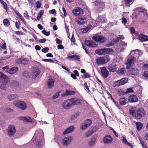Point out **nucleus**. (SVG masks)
Here are the masks:
<instances>
[{"label": "nucleus", "instance_id": "nucleus-46", "mask_svg": "<svg viewBox=\"0 0 148 148\" xmlns=\"http://www.w3.org/2000/svg\"><path fill=\"white\" fill-rule=\"evenodd\" d=\"M3 23L5 25L8 26L9 25V22L7 19H4L3 21Z\"/></svg>", "mask_w": 148, "mask_h": 148}, {"label": "nucleus", "instance_id": "nucleus-54", "mask_svg": "<svg viewBox=\"0 0 148 148\" xmlns=\"http://www.w3.org/2000/svg\"><path fill=\"white\" fill-rule=\"evenodd\" d=\"M0 88L3 90L6 89V87L5 86V84L3 83L0 85Z\"/></svg>", "mask_w": 148, "mask_h": 148}, {"label": "nucleus", "instance_id": "nucleus-8", "mask_svg": "<svg viewBox=\"0 0 148 148\" xmlns=\"http://www.w3.org/2000/svg\"><path fill=\"white\" fill-rule=\"evenodd\" d=\"M0 81L7 84L9 81V78L2 73L0 72Z\"/></svg>", "mask_w": 148, "mask_h": 148}, {"label": "nucleus", "instance_id": "nucleus-38", "mask_svg": "<svg viewBox=\"0 0 148 148\" xmlns=\"http://www.w3.org/2000/svg\"><path fill=\"white\" fill-rule=\"evenodd\" d=\"M91 25H89L87 27L82 29V31L83 33H85L87 32L91 28Z\"/></svg>", "mask_w": 148, "mask_h": 148}, {"label": "nucleus", "instance_id": "nucleus-17", "mask_svg": "<svg viewBox=\"0 0 148 148\" xmlns=\"http://www.w3.org/2000/svg\"><path fill=\"white\" fill-rule=\"evenodd\" d=\"M36 134H35L33 139H35V142H36V146L38 147H40V142L41 141H40L39 140L40 139L41 140H42L41 138H42V137H40L39 135L36 137Z\"/></svg>", "mask_w": 148, "mask_h": 148}, {"label": "nucleus", "instance_id": "nucleus-48", "mask_svg": "<svg viewBox=\"0 0 148 148\" xmlns=\"http://www.w3.org/2000/svg\"><path fill=\"white\" fill-rule=\"evenodd\" d=\"M103 58L104 60L105 59V61L106 62V63L110 61V59L109 56H105L103 57Z\"/></svg>", "mask_w": 148, "mask_h": 148}, {"label": "nucleus", "instance_id": "nucleus-12", "mask_svg": "<svg viewBox=\"0 0 148 148\" xmlns=\"http://www.w3.org/2000/svg\"><path fill=\"white\" fill-rule=\"evenodd\" d=\"M72 140V137H65L63 139L62 143L64 145L67 146L71 142Z\"/></svg>", "mask_w": 148, "mask_h": 148}, {"label": "nucleus", "instance_id": "nucleus-16", "mask_svg": "<svg viewBox=\"0 0 148 148\" xmlns=\"http://www.w3.org/2000/svg\"><path fill=\"white\" fill-rule=\"evenodd\" d=\"M138 39L141 41H148V36L147 35L141 34L138 36Z\"/></svg>", "mask_w": 148, "mask_h": 148}, {"label": "nucleus", "instance_id": "nucleus-36", "mask_svg": "<svg viewBox=\"0 0 148 148\" xmlns=\"http://www.w3.org/2000/svg\"><path fill=\"white\" fill-rule=\"evenodd\" d=\"M11 83L12 86L14 87H17L19 86V83L16 80H12Z\"/></svg>", "mask_w": 148, "mask_h": 148}, {"label": "nucleus", "instance_id": "nucleus-49", "mask_svg": "<svg viewBox=\"0 0 148 148\" xmlns=\"http://www.w3.org/2000/svg\"><path fill=\"white\" fill-rule=\"evenodd\" d=\"M134 92V90L132 88H129L127 89V90L125 92L126 93H129Z\"/></svg>", "mask_w": 148, "mask_h": 148}, {"label": "nucleus", "instance_id": "nucleus-40", "mask_svg": "<svg viewBox=\"0 0 148 148\" xmlns=\"http://www.w3.org/2000/svg\"><path fill=\"white\" fill-rule=\"evenodd\" d=\"M136 126L137 130H140L143 127V124L140 122L137 123H136Z\"/></svg>", "mask_w": 148, "mask_h": 148}, {"label": "nucleus", "instance_id": "nucleus-1", "mask_svg": "<svg viewBox=\"0 0 148 148\" xmlns=\"http://www.w3.org/2000/svg\"><path fill=\"white\" fill-rule=\"evenodd\" d=\"M14 104L16 107L23 110H24L27 108V105L24 101H18L14 102Z\"/></svg>", "mask_w": 148, "mask_h": 148}, {"label": "nucleus", "instance_id": "nucleus-32", "mask_svg": "<svg viewBox=\"0 0 148 148\" xmlns=\"http://www.w3.org/2000/svg\"><path fill=\"white\" fill-rule=\"evenodd\" d=\"M96 139L95 137H92L90 140L88 144L90 146L92 147L95 144Z\"/></svg>", "mask_w": 148, "mask_h": 148}, {"label": "nucleus", "instance_id": "nucleus-25", "mask_svg": "<svg viewBox=\"0 0 148 148\" xmlns=\"http://www.w3.org/2000/svg\"><path fill=\"white\" fill-rule=\"evenodd\" d=\"M18 95L16 94H12L9 95L8 96V98L9 100L11 101L14 100L18 98Z\"/></svg>", "mask_w": 148, "mask_h": 148}, {"label": "nucleus", "instance_id": "nucleus-39", "mask_svg": "<svg viewBox=\"0 0 148 148\" xmlns=\"http://www.w3.org/2000/svg\"><path fill=\"white\" fill-rule=\"evenodd\" d=\"M136 51H138L137 50L132 51L130 53V55H129V57H130L132 56H134V57L135 58V55H136L137 54V53H136Z\"/></svg>", "mask_w": 148, "mask_h": 148}, {"label": "nucleus", "instance_id": "nucleus-5", "mask_svg": "<svg viewBox=\"0 0 148 148\" xmlns=\"http://www.w3.org/2000/svg\"><path fill=\"white\" fill-rule=\"evenodd\" d=\"M92 38L94 41L101 43H103L105 42L106 40V38L105 37L103 36L99 35L94 36Z\"/></svg>", "mask_w": 148, "mask_h": 148}, {"label": "nucleus", "instance_id": "nucleus-6", "mask_svg": "<svg viewBox=\"0 0 148 148\" xmlns=\"http://www.w3.org/2000/svg\"><path fill=\"white\" fill-rule=\"evenodd\" d=\"M92 121L90 119L85 120L81 125V128L82 130H85L92 123Z\"/></svg>", "mask_w": 148, "mask_h": 148}, {"label": "nucleus", "instance_id": "nucleus-2", "mask_svg": "<svg viewBox=\"0 0 148 148\" xmlns=\"http://www.w3.org/2000/svg\"><path fill=\"white\" fill-rule=\"evenodd\" d=\"M8 134L10 136H13L16 132L14 126L13 125H10L7 130Z\"/></svg>", "mask_w": 148, "mask_h": 148}, {"label": "nucleus", "instance_id": "nucleus-11", "mask_svg": "<svg viewBox=\"0 0 148 148\" xmlns=\"http://www.w3.org/2000/svg\"><path fill=\"white\" fill-rule=\"evenodd\" d=\"M96 131L95 128L93 127L90 129L85 134V136L86 137H88L90 136L95 132Z\"/></svg>", "mask_w": 148, "mask_h": 148}, {"label": "nucleus", "instance_id": "nucleus-4", "mask_svg": "<svg viewBox=\"0 0 148 148\" xmlns=\"http://www.w3.org/2000/svg\"><path fill=\"white\" fill-rule=\"evenodd\" d=\"M72 13L73 15L75 16H81L83 14V11L81 8L77 7L73 10Z\"/></svg>", "mask_w": 148, "mask_h": 148}, {"label": "nucleus", "instance_id": "nucleus-24", "mask_svg": "<svg viewBox=\"0 0 148 148\" xmlns=\"http://www.w3.org/2000/svg\"><path fill=\"white\" fill-rule=\"evenodd\" d=\"M106 18L105 15L100 16L97 19V22L100 23H103L106 22Z\"/></svg>", "mask_w": 148, "mask_h": 148}, {"label": "nucleus", "instance_id": "nucleus-44", "mask_svg": "<svg viewBox=\"0 0 148 148\" xmlns=\"http://www.w3.org/2000/svg\"><path fill=\"white\" fill-rule=\"evenodd\" d=\"M125 1L127 6H129L133 2V0H125Z\"/></svg>", "mask_w": 148, "mask_h": 148}, {"label": "nucleus", "instance_id": "nucleus-60", "mask_svg": "<svg viewBox=\"0 0 148 148\" xmlns=\"http://www.w3.org/2000/svg\"><path fill=\"white\" fill-rule=\"evenodd\" d=\"M41 6V3L39 1H37L36 2V6L37 8H39Z\"/></svg>", "mask_w": 148, "mask_h": 148}, {"label": "nucleus", "instance_id": "nucleus-63", "mask_svg": "<svg viewBox=\"0 0 148 148\" xmlns=\"http://www.w3.org/2000/svg\"><path fill=\"white\" fill-rule=\"evenodd\" d=\"M20 24V23L19 21H16L15 22V25L16 27L18 29L19 28V25Z\"/></svg>", "mask_w": 148, "mask_h": 148}, {"label": "nucleus", "instance_id": "nucleus-41", "mask_svg": "<svg viewBox=\"0 0 148 148\" xmlns=\"http://www.w3.org/2000/svg\"><path fill=\"white\" fill-rule=\"evenodd\" d=\"M23 77L25 78H29V75L28 72L26 71H24L22 74Z\"/></svg>", "mask_w": 148, "mask_h": 148}, {"label": "nucleus", "instance_id": "nucleus-19", "mask_svg": "<svg viewBox=\"0 0 148 148\" xmlns=\"http://www.w3.org/2000/svg\"><path fill=\"white\" fill-rule=\"evenodd\" d=\"M84 18L83 17H76L74 19V21L77 22L79 25H83L84 23Z\"/></svg>", "mask_w": 148, "mask_h": 148}, {"label": "nucleus", "instance_id": "nucleus-7", "mask_svg": "<svg viewBox=\"0 0 148 148\" xmlns=\"http://www.w3.org/2000/svg\"><path fill=\"white\" fill-rule=\"evenodd\" d=\"M135 116L138 119H141L142 116H144L145 112L142 108H140L138 110Z\"/></svg>", "mask_w": 148, "mask_h": 148}, {"label": "nucleus", "instance_id": "nucleus-35", "mask_svg": "<svg viewBox=\"0 0 148 148\" xmlns=\"http://www.w3.org/2000/svg\"><path fill=\"white\" fill-rule=\"evenodd\" d=\"M112 49H110L107 48H104L103 49H102V55H105L109 52L111 51Z\"/></svg>", "mask_w": 148, "mask_h": 148}, {"label": "nucleus", "instance_id": "nucleus-10", "mask_svg": "<svg viewBox=\"0 0 148 148\" xmlns=\"http://www.w3.org/2000/svg\"><path fill=\"white\" fill-rule=\"evenodd\" d=\"M72 106L70 99H68L64 101L62 104L63 107L65 109L68 108Z\"/></svg>", "mask_w": 148, "mask_h": 148}, {"label": "nucleus", "instance_id": "nucleus-13", "mask_svg": "<svg viewBox=\"0 0 148 148\" xmlns=\"http://www.w3.org/2000/svg\"><path fill=\"white\" fill-rule=\"evenodd\" d=\"M112 140V138L110 135H107L104 137L103 142L105 143L109 144L111 143Z\"/></svg>", "mask_w": 148, "mask_h": 148}, {"label": "nucleus", "instance_id": "nucleus-52", "mask_svg": "<svg viewBox=\"0 0 148 148\" xmlns=\"http://www.w3.org/2000/svg\"><path fill=\"white\" fill-rule=\"evenodd\" d=\"M0 47L3 49H5L6 48V45L5 42H4L3 44H1Z\"/></svg>", "mask_w": 148, "mask_h": 148}, {"label": "nucleus", "instance_id": "nucleus-61", "mask_svg": "<svg viewBox=\"0 0 148 148\" xmlns=\"http://www.w3.org/2000/svg\"><path fill=\"white\" fill-rule=\"evenodd\" d=\"M143 75L145 77L148 78V71H145Z\"/></svg>", "mask_w": 148, "mask_h": 148}, {"label": "nucleus", "instance_id": "nucleus-28", "mask_svg": "<svg viewBox=\"0 0 148 148\" xmlns=\"http://www.w3.org/2000/svg\"><path fill=\"white\" fill-rule=\"evenodd\" d=\"M70 100L72 105L75 104L79 105L81 103L80 100L76 98L71 99Z\"/></svg>", "mask_w": 148, "mask_h": 148}, {"label": "nucleus", "instance_id": "nucleus-47", "mask_svg": "<svg viewBox=\"0 0 148 148\" xmlns=\"http://www.w3.org/2000/svg\"><path fill=\"white\" fill-rule=\"evenodd\" d=\"M95 52L96 54L99 55H102V49H96L95 51Z\"/></svg>", "mask_w": 148, "mask_h": 148}, {"label": "nucleus", "instance_id": "nucleus-23", "mask_svg": "<svg viewBox=\"0 0 148 148\" xmlns=\"http://www.w3.org/2000/svg\"><path fill=\"white\" fill-rule=\"evenodd\" d=\"M18 69V67H14L6 71L10 74H13L16 73Z\"/></svg>", "mask_w": 148, "mask_h": 148}, {"label": "nucleus", "instance_id": "nucleus-29", "mask_svg": "<svg viewBox=\"0 0 148 148\" xmlns=\"http://www.w3.org/2000/svg\"><path fill=\"white\" fill-rule=\"evenodd\" d=\"M105 59H103V57L98 58L96 60V62L97 64L101 65L106 63L105 61Z\"/></svg>", "mask_w": 148, "mask_h": 148}, {"label": "nucleus", "instance_id": "nucleus-37", "mask_svg": "<svg viewBox=\"0 0 148 148\" xmlns=\"http://www.w3.org/2000/svg\"><path fill=\"white\" fill-rule=\"evenodd\" d=\"M128 79L127 78H123L119 80L121 86L126 83Z\"/></svg>", "mask_w": 148, "mask_h": 148}, {"label": "nucleus", "instance_id": "nucleus-34", "mask_svg": "<svg viewBox=\"0 0 148 148\" xmlns=\"http://www.w3.org/2000/svg\"><path fill=\"white\" fill-rule=\"evenodd\" d=\"M127 102V99L126 98H122L119 99V102L122 105H125Z\"/></svg>", "mask_w": 148, "mask_h": 148}, {"label": "nucleus", "instance_id": "nucleus-21", "mask_svg": "<svg viewBox=\"0 0 148 148\" xmlns=\"http://www.w3.org/2000/svg\"><path fill=\"white\" fill-rule=\"evenodd\" d=\"M18 119L23 121L25 122H32V120L30 117L28 116L26 117H19Z\"/></svg>", "mask_w": 148, "mask_h": 148}, {"label": "nucleus", "instance_id": "nucleus-42", "mask_svg": "<svg viewBox=\"0 0 148 148\" xmlns=\"http://www.w3.org/2000/svg\"><path fill=\"white\" fill-rule=\"evenodd\" d=\"M126 71L125 70V68H122L120 70H119L118 72V73L120 75H123L125 73Z\"/></svg>", "mask_w": 148, "mask_h": 148}, {"label": "nucleus", "instance_id": "nucleus-15", "mask_svg": "<svg viewBox=\"0 0 148 148\" xmlns=\"http://www.w3.org/2000/svg\"><path fill=\"white\" fill-rule=\"evenodd\" d=\"M40 73V71L39 69L38 68H35L32 71V78H36L39 74Z\"/></svg>", "mask_w": 148, "mask_h": 148}, {"label": "nucleus", "instance_id": "nucleus-57", "mask_svg": "<svg viewBox=\"0 0 148 148\" xmlns=\"http://www.w3.org/2000/svg\"><path fill=\"white\" fill-rule=\"evenodd\" d=\"M139 14L141 15H143L144 16H147V13L144 11H140Z\"/></svg>", "mask_w": 148, "mask_h": 148}, {"label": "nucleus", "instance_id": "nucleus-33", "mask_svg": "<svg viewBox=\"0 0 148 148\" xmlns=\"http://www.w3.org/2000/svg\"><path fill=\"white\" fill-rule=\"evenodd\" d=\"M75 93V92L73 90H66L64 93L62 95V96H65L66 95H74Z\"/></svg>", "mask_w": 148, "mask_h": 148}, {"label": "nucleus", "instance_id": "nucleus-9", "mask_svg": "<svg viewBox=\"0 0 148 148\" xmlns=\"http://www.w3.org/2000/svg\"><path fill=\"white\" fill-rule=\"evenodd\" d=\"M101 73L103 77L105 78H106L109 74L108 71L105 67H103L101 69Z\"/></svg>", "mask_w": 148, "mask_h": 148}, {"label": "nucleus", "instance_id": "nucleus-53", "mask_svg": "<svg viewBox=\"0 0 148 148\" xmlns=\"http://www.w3.org/2000/svg\"><path fill=\"white\" fill-rule=\"evenodd\" d=\"M0 2L1 4H3V6H4V8L5 9H7V4L3 0L0 1Z\"/></svg>", "mask_w": 148, "mask_h": 148}, {"label": "nucleus", "instance_id": "nucleus-62", "mask_svg": "<svg viewBox=\"0 0 148 148\" xmlns=\"http://www.w3.org/2000/svg\"><path fill=\"white\" fill-rule=\"evenodd\" d=\"M23 60V62H22V64H27L28 63V60L27 59H26V58H25L24 59L22 60Z\"/></svg>", "mask_w": 148, "mask_h": 148}, {"label": "nucleus", "instance_id": "nucleus-30", "mask_svg": "<svg viewBox=\"0 0 148 148\" xmlns=\"http://www.w3.org/2000/svg\"><path fill=\"white\" fill-rule=\"evenodd\" d=\"M121 138L122 139L121 140L123 143L126 145H127L129 146H130L131 148H133V146L132 144L129 143L125 137L123 136Z\"/></svg>", "mask_w": 148, "mask_h": 148}, {"label": "nucleus", "instance_id": "nucleus-3", "mask_svg": "<svg viewBox=\"0 0 148 148\" xmlns=\"http://www.w3.org/2000/svg\"><path fill=\"white\" fill-rule=\"evenodd\" d=\"M136 59L134 57V56L129 57L126 63L127 68L130 69L131 66H133Z\"/></svg>", "mask_w": 148, "mask_h": 148}, {"label": "nucleus", "instance_id": "nucleus-59", "mask_svg": "<svg viewBox=\"0 0 148 148\" xmlns=\"http://www.w3.org/2000/svg\"><path fill=\"white\" fill-rule=\"evenodd\" d=\"M90 77V74L88 73H86L83 75V77L84 78L89 77Z\"/></svg>", "mask_w": 148, "mask_h": 148}, {"label": "nucleus", "instance_id": "nucleus-50", "mask_svg": "<svg viewBox=\"0 0 148 148\" xmlns=\"http://www.w3.org/2000/svg\"><path fill=\"white\" fill-rule=\"evenodd\" d=\"M121 86L119 80L113 83V86L114 87L118 86Z\"/></svg>", "mask_w": 148, "mask_h": 148}, {"label": "nucleus", "instance_id": "nucleus-58", "mask_svg": "<svg viewBox=\"0 0 148 148\" xmlns=\"http://www.w3.org/2000/svg\"><path fill=\"white\" fill-rule=\"evenodd\" d=\"M49 49L48 47H45L42 49V51L44 53H46L48 51Z\"/></svg>", "mask_w": 148, "mask_h": 148}, {"label": "nucleus", "instance_id": "nucleus-45", "mask_svg": "<svg viewBox=\"0 0 148 148\" xmlns=\"http://www.w3.org/2000/svg\"><path fill=\"white\" fill-rule=\"evenodd\" d=\"M24 58L23 57L18 58L16 61V63L19 64H22L23 61V60H22L24 59Z\"/></svg>", "mask_w": 148, "mask_h": 148}, {"label": "nucleus", "instance_id": "nucleus-27", "mask_svg": "<svg viewBox=\"0 0 148 148\" xmlns=\"http://www.w3.org/2000/svg\"><path fill=\"white\" fill-rule=\"evenodd\" d=\"M96 4L98 7V9L100 10H102L105 7V5L102 1L97 2Z\"/></svg>", "mask_w": 148, "mask_h": 148}, {"label": "nucleus", "instance_id": "nucleus-14", "mask_svg": "<svg viewBox=\"0 0 148 148\" xmlns=\"http://www.w3.org/2000/svg\"><path fill=\"white\" fill-rule=\"evenodd\" d=\"M55 80L53 77H49L47 81V85L49 88H51L54 85Z\"/></svg>", "mask_w": 148, "mask_h": 148}, {"label": "nucleus", "instance_id": "nucleus-43", "mask_svg": "<svg viewBox=\"0 0 148 148\" xmlns=\"http://www.w3.org/2000/svg\"><path fill=\"white\" fill-rule=\"evenodd\" d=\"M44 12V10H40L38 13V16L37 17V19H38L40 18L41 16L42 15Z\"/></svg>", "mask_w": 148, "mask_h": 148}, {"label": "nucleus", "instance_id": "nucleus-20", "mask_svg": "<svg viewBox=\"0 0 148 148\" xmlns=\"http://www.w3.org/2000/svg\"><path fill=\"white\" fill-rule=\"evenodd\" d=\"M107 68L108 69L110 72H115L116 70V65L110 64L108 67Z\"/></svg>", "mask_w": 148, "mask_h": 148}, {"label": "nucleus", "instance_id": "nucleus-26", "mask_svg": "<svg viewBox=\"0 0 148 148\" xmlns=\"http://www.w3.org/2000/svg\"><path fill=\"white\" fill-rule=\"evenodd\" d=\"M129 72L132 75H136L138 74L139 71L136 68L131 69L130 68Z\"/></svg>", "mask_w": 148, "mask_h": 148}, {"label": "nucleus", "instance_id": "nucleus-51", "mask_svg": "<svg viewBox=\"0 0 148 148\" xmlns=\"http://www.w3.org/2000/svg\"><path fill=\"white\" fill-rule=\"evenodd\" d=\"M143 139L145 140H148V133L143 134Z\"/></svg>", "mask_w": 148, "mask_h": 148}, {"label": "nucleus", "instance_id": "nucleus-56", "mask_svg": "<svg viewBox=\"0 0 148 148\" xmlns=\"http://www.w3.org/2000/svg\"><path fill=\"white\" fill-rule=\"evenodd\" d=\"M42 32L43 34L47 36H49L50 35L49 32H47L45 30H43Z\"/></svg>", "mask_w": 148, "mask_h": 148}, {"label": "nucleus", "instance_id": "nucleus-64", "mask_svg": "<svg viewBox=\"0 0 148 148\" xmlns=\"http://www.w3.org/2000/svg\"><path fill=\"white\" fill-rule=\"evenodd\" d=\"M142 147L143 148H148V147H147V145L146 144H145L144 142H142V144H141Z\"/></svg>", "mask_w": 148, "mask_h": 148}, {"label": "nucleus", "instance_id": "nucleus-55", "mask_svg": "<svg viewBox=\"0 0 148 148\" xmlns=\"http://www.w3.org/2000/svg\"><path fill=\"white\" fill-rule=\"evenodd\" d=\"M59 95V93L58 92L56 93L52 97V99H55L57 98Z\"/></svg>", "mask_w": 148, "mask_h": 148}, {"label": "nucleus", "instance_id": "nucleus-22", "mask_svg": "<svg viewBox=\"0 0 148 148\" xmlns=\"http://www.w3.org/2000/svg\"><path fill=\"white\" fill-rule=\"evenodd\" d=\"M85 44L86 45L90 47H93L96 46V44L92 41L86 40Z\"/></svg>", "mask_w": 148, "mask_h": 148}, {"label": "nucleus", "instance_id": "nucleus-18", "mask_svg": "<svg viewBox=\"0 0 148 148\" xmlns=\"http://www.w3.org/2000/svg\"><path fill=\"white\" fill-rule=\"evenodd\" d=\"M128 100L130 102H135L138 101V99L136 95H132L129 97Z\"/></svg>", "mask_w": 148, "mask_h": 148}, {"label": "nucleus", "instance_id": "nucleus-31", "mask_svg": "<svg viewBox=\"0 0 148 148\" xmlns=\"http://www.w3.org/2000/svg\"><path fill=\"white\" fill-rule=\"evenodd\" d=\"M74 129L73 126H71L67 128L63 132V134L66 135L69 134L73 131Z\"/></svg>", "mask_w": 148, "mask_h": 148}]
</instances>
